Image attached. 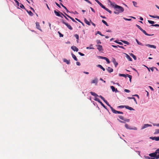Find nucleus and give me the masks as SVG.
Returning <instances> with one entry per match:
<instances>
[{
  "label": "nucleus",
  "instance_id": "f257e3e1",
  "mask_svg": "<svg viewBox=\"0 0 159 159\" xmlns=\"http://www.w3.org/2000/svg\"><path fill=\"white\" fill-rule=\"evenodd\" d=\"M107 0L108 2L110 3V5L116 9L115 11H114L115 14H118L119 13L123 12L124 9L122 7L116 5L115 3H112L110 0Z\"/></svg>",
  "mask_w": 159,
  "mask_h": 159
},
{
  "label": "nucleus",
  "instance_id": "f03ea898",
  "mask_svg": "<svg viewBox=\"0 0 159 159\" xmlns=\"http://www.w3.org/2000/svg\"><path fill=\"white\" fill-rule=\"evenodd\" d=\"M149 155L151 157H154L155 159L159 158V148L157 149L154 152L150 153Z\"/></svg>",
  "mask_w": 159,
  "mask_h": 159
},
{
  "label": "nucleus",
  "instance_id": "7ed1b4c3",
  "mask_svg": "<svg viewBox=\"0 0 159 159\" xmlns=\"http://www.w3.org/2000/svg\"><path fill=\"white\" fill-rule=\"evenodd\" d=\"M95 1L103 8L104 9L107 11H108L110 14L112 13V11L105 7L103 4H102L98 0H95Z\"/></svg>",
  "mask_w": 159,
  "mask_h": 159
},
{
  "label": "nucleus",
  "instance_id": "20e7f679",
  "mask_svg": "<svg viewBox=\"0 0 159 159\" xmlns=\"http://www.w3.org/2000/svg\"><path fill=\"white\" fill-rule=\"evenodd\" d=\"M62 22L63 24L66 25L69 29L70 30H72L73 28L70 25H69L67 23L65 22L63 20H62Z\"/></svg>",
  "mask_w": 159,
  "mask_h": 159
},
{
  "label": "nucleus",
  "instance_id": "39448f33",
  "mask_svg": "<svg viewBox=\"0 0 159 159\" xmlns=\"http://www.w3.org/2000/svg\"><path fill=\"white\" fill-rule=\"evenodd\" d=\"M94 100L99 102L101 104V105L102 107H103L105 109H107L106 107L102 103V102L100 101V100L99 98L96 97L94 99Z\"/></svg>",
  "mask_w": 159,
  "mask_h": 159
},
{
  "label": "nucleus",
  "instance_id": "423d86ee",
  "mask_svg": "<svg viewBox=\"0 0 159 159\" xmlns=\"http://www.w3.org/2000/svg\"><path fill=\"white\" fill-rule=\"evenodd\" d=\"M111 110L112 112L115 114H123V112L121 111H118L116 110H115L113 107L111 108Z\"/></svg>",
  "mask_w": 159,
  "mask_h": 159
},
{
  "label": "nucleus",
  "instance_id": "0eeeda50",
  "mask_svg": "<svg viewBox=\"0 0 159 159\" xmlns=\"http://www.w3.org/2000/svg\"><path fill=\"white\" fill-rule=\"evenodd\" d=\"M98 79L97 78H95L94 80H92L91 81V84H95L96 85H97L98 83Z\"/></svg>",
  "mask_w": 159,
  "mask_h": 159
},
{
  "label": "nucleus",
  "instance_id": "6e6552de",
  "mask_svg": "<svg viewBox=\"0 0 159 159\" xmlns=\"http://www.w3.org/2000/svg\"><path fill=\"white\" fill-rule=\"evenodd\" d=\"M145 46L147 47H149L151 48H156V46L153 45H150L149 44H145Z\"/></svg>",
  "mask_w": 159,
  "mask_h": 159
},
{
  "label": "nucleus",
  "instance_id": "1a4fd4ad",
  "mask_svg": "<svg viewBox=\"0 0 159 159\" xmlns=\"http://www.w3.org/2000/svg\"><path fill=\"white\" fill-rule=\"evenodd\" d=\"M71 48L74 51H76L77 52L79 50L78 49L76 46H71Z\"/></svg>",
  "mask_w": 159,
  "mask_h": 159
},
{
  "label": "nucleus",
  "instance_id": "9d476101",
  "mask_svg": "<svg viewBox=\"0 0 159 159\" xmlns=\"http://www.w3.org/2000/svg\"><path fill=\"white\" fill-rule=\"evenodd\" d=\"M152 125H151L148 124H144L143 126L141 128V129H145L146 128H147L148 127L152 126Z\"/></svg>",
  "mask_w": 159,
  "mask_h": 159
},
{
  "label": "nucleus",
  "instance_id": "9b49d317",
  "mask_svg": "<svg viewBox=\"0 0 159 159\" xmlns=\"http://www.w3.org/2000/svg\"><path fill=\"white\" fill-rule=\"evenodd\" d=\"M125 127L126 128H127V129H134V130H137V128L135 127H134V128L133 129L129 128V125L127 124H125Z\"/></svg>",
  "mask_w": 159,
  "mask_h": 159
},
{
  "label": "nucleus",
  "instance_id": "f8f14e48",
  "mask_svg": "<svg viewBox=\"0 0 159 159\" xmlns=\"http://www.w3.org/2000/svg\"><path fill=\"white\" fill-rule=\"evenodd\" d=\"M98 47H97V49L99 51H103V49H102V45H99L98 46H97Z\"/></svg>",
  "mask_w": 159,
  "mask_h": 159
},
{
  "label": "nucleus",
  "instance_id": "ddd939ff",
  "mask_svg": "<svg viewBox=\"0 0 159 159\" xmlns=\"http://www.w3.org/2000/svg\"><path fill=\"white\" fill-rule=\"evenodd\" d=\"M141 31H142L145 35H147V36H152V35H153V34H147L146 33V31L145 30H144L143 29H142L141 30Z\"/></svg>",
  "mask_w": 159,
  "mask_h": 159
},
{
  "label": "nucleus",
  "instance_id": "4468645a",
  "mask_svg": "<svg viewBox=\"0 0 159 159\" xmlns=\"http://www.w3.org/2000/svg\"><path fill=\"white\" fill-rule=\"evenodd\" d=\"M112 61L114 64L115 67H116L118 65V63L117 62H116V59L115 58H113Z\"/></svg>",
  "mask_w": 159,
  "mask_h": 159
},
{
  "label": "nucleus",
  "instance_id": "2eb2a0df",
  "mask_svg": "<svg viewBox=\"0 0 159 159\" xmlns=\"http://www.w3.org/2000/svg\"><path fill=\"white\" fill-rule=\"evenodd\" d=\"M54 12L57 16L62 18V17L61 15L59 12L57 11L56 10H54Z\"/></svg>",
  "mask_w": 159,
  "mask_h": 159
},
{
  "label": "nucleus",
  "instance_id": "dca6fc26",
  "mask_svg": "<svg viewBox=\"0 0 159 159\" xmlns=\"http://www.w3.org/2000/svg\"><path fill=\"white\" fill-rule=\"evenodd\" d=\"M125 108L127 109H128L130 111L134 110V109L133 108L129 106H125Z\"/></svg>",
  "mask_w": 159,
  "mask_h": 159
},
{
  "label": "nucleus",
  "instance_id": "f3484780",
  "mask_svg": "<svg viewBox=\"0 0 159 159\" xmlns=\"http://www.w3.org/2000/svg\"><path fill=\"white\" fill-rule=\"evenodd\" d=\"M107 70L108 71L109 73H111V72H112L113 71V69L111 68L110 67H108L107 69Z\"/></svg>",
  "mask_w": 159,
  "mask_h": 159
},
{
  "label": "nucleus",
  "instance_id": "a211bd4d",
  "mask_svg": "<svg viewBox=\"0 0 159 159\" xmlns=\"http://www.w3.org/2000/svg\"><path fill=\"white\" fill-rule=\"evenodd\" d=\"M126 54V58L129 60V61H132V58L130 57L127 54Z\"/></svg>",
  "mask_w": 159,
  "mask_h": 159
},
{
  "label": "nucleus",
  "instance_id": "6ab92c4d",
  "mask_svg": "<svg viewBox=\"0 0 159 159\" xmlns=\"http://www.w3.org/2000/svg\"><path fill=\"white\" fill-rule=\"evenodd\" d=\"M36 28L39 30H40V26L39 23L38 22H36Z\"/></svg>",
  "mask_w": 159,
  "mask_h": 159
},
{
  "label": "nucleus",
  "instance_id": "aec40b11",
  "mask_svg": "<svg viewBox=\"0 0 159 159\" xmlns=\"http://www.w3.org/2000/svg\"><path fill=\"white\" fill-rule=\"evenodd\" d=\"M64 62H66L67 64H69L70 63V60H68L66 59H64L63 60Z\"/></svg>",
  "mask_w": 159,
  "mask_h": 159
},
{
  "label": "nucleus",
  "instance_id": "412c9836",
  "mask_svg": "<svg viewBox=\"0 0 159 159\" xmlns=\"http://www.w3.org/2000/svg\"><path fill=\"white\" fill-rule=\"evenodd\" d=\"M90 93L92 95H93L95 97H97L98 96V94H96L94 92H90Z\"/></svg>",
  "mask_w": 159,
  "mask_h": 159
},
{
  "label": "nucleus",
  "instance_id": "4be33fe9",
  "mask_svg": "<svg viewBox=\"0 0 159 159\" xmlns=\"http://www.w3.org/2000/svg\"><path fill=\"white\" fill-rule=\"evenodd\" d=\"M97 67L100 68L103 71H105V69L104 68H103L101 65H97Z\"/></svg>",
  "mask_w": 159,
  "mask_h": 159
},
{
  "label": "nucleus",
  "instance_id": "5701e85b",
  "mask_svg": "<svg viewBox=\"0 0 159 159\" xmlns=\"http://www.w3.org/2000/svg\"><path fill=\"white\" fill-rule=\"evenodd\" d=\"M84 21L87 25H90L89 22L86 18L84 19Z\"/></svg>",
  "mask_w": 159,
  "mask_h": 159
},
{
  "label": "nucleus",
  "instance_id": "b1692460",
  "mask_svg": "<svg viewBox=\"0 0 159 159\" xmlns=\"http://www.w3.org/2000/svg\"><path fill=\"white\" fill-rule=\"evenodd\" d=\"M71 55L72 57L74 58L75 60L76 61H77L78 60V59L76 56L73 53H71Z\"/></svg>",
  "mask_w": 159,
  "mask_h": 159
},
{
  "label": "nucleus",
  "instance_id": "393cba45",
  "mask_svg": "<svg viewBox=\"0 0 159 159\" xmlns=\"http://www.w3.org/2000/svg\"><path fill=\"white\" fill-rule=\"evenodd\" d=\"M128 98L129 99H133L134 102H136V104H137V101L135 98L133 97H129Z\"/></svg>",
  "mask_w": 159,
  "mask_h": 159
},
{
  "label": "nucleus",
  "instance_id": "a878e982",
  "mask_svg": "<svg viewBox=\"0 0 159 159\" xmlns=\"http://www.w3.org/2000/svg\"><path fill=\"white\" fill-rule=\"evenodd\" d=\"M86 48L87 49H94V48L93 47V45L91 44L90 45L89 47H87Z\"/></svg>",
  "mask_w": 159,
  "mask_h": 159
},
{
  "label": "nucleus",
  "instance_id": "bb28decb",
  "mask_svg": "<svg viewBox=\"0 0 159 159\" xmlns=\"http://www.w3.org/2000/svg\"><path fill=\"white\" fill-rule=\"evenodd\" d=\"M26 11L28 12V13L30 16H32L33 15V14L30 11H29L27 10Z\"/></svg>",
  "mask_w": 159,
  "mask_h": 159
},
{
  "label": "nucleus",
  "instance_id": "cd10ccee",
  "mask_svg": "<svg viewBox=\"0 0 159 159\" xmlns=\"http://www.w3.org/2000/svg\"><path fill=\"white\" fill-rule=\"evenodd\" d=\"M130 55L135 60H136V57L135 55H134V54L132 53H131L130 54Z\"/></svg>",
  "mask_w": 159,
  "mask_h": 159
},
{
  "label": "nucleus",
  "instance_id": "c85d7f7f",
  "mask_svg": "<svg viewBox=\"0 0 159 159\" xmlns=\"http://www.w3.org/2000/svg\"><path fill=\"white\" fill-rule=\"evenodd\" d=\"M159 134V129H156L155 130V132L154 133V134Z\"/></svg>",
  "mask_w": 159,
  "mask_h": 159
},
{
  "label": "nucleus",
  "instance_id": "c756f323",
  "mask_svg": "<svg viewBox=\"0 0 159 159\" xmlns=\"http://www.w3.org/2000/svg\"><path fill=\"white\" fill-rule=\"evenodd\" d=\"M102 22L104 23L105 25H106L107 26H108L109 25L107 24V23L104 20H102Z\"/></svg>",
  "mask_w": 159,
  "mask_h": 159
},
{
  "label": "nucleus",
  "instance_id": "7c9ffc66",
  "mask_svg": "<svg viewBox=\"0 0 159 159\" xmlns=\"http://www.w3.org/2000/svg\"><path fill=\"white\" fill-rule=\"evenodd\" d=\"M121 41H122L124 43L126 44L127 45H129V43L127 41L121 40Z\"/></svg>",
  "mask_w": 159,
  "mask_h": 159
},
{
  "label": "nucleus",
  "instance_id": "2f4dec72",
  "mask_svg": "<svg viewBox=\"0 0 159 159\" xmlns=\"http://www.w3.org/2000/svg\"><path fill=\"white\" fill-rule=\"evenodd\" d=\"M136 41L137 43L139 45H141V46H143V44L142 43L139 42L137 39H136Z\"/></svg>",
  "mask_w": 159,
  "mask_h": 159
},
{
  "label": "nucleus",
  "instance_id": "473e14b6",
  "mask_svg": "<svg viewBox=\"0 0 159 159\" xmlns=\"http://www.w3.org/2000/svg\"><path fill=\"white\" fill-rule=\"evenodd\" d=\"M111 88L113 92H115V88L113 86H111Z\"/></svg>",
  "mask_w": 159,
  "mask_h": 159
},
{
  "label": "nucleus",
  "instance_id": "72a5a7b5",
  "mask_svg": "<svg viewBox=\"0 0 159 159\" xmlns=\"http://www.w3.org/2000/svg\"><path fill=\"white\" fill-rule=\"evenodd\" d=\"M132 2H133V5L134 7H137V2H136L135 1H133Z\"/></svg>",
  "mask_w": 159,
  "mask_h": 159
},
{
  "label": "nucleus",
  "instance_id": "f704fd0d",
  "mask_svg": "<svg viewBox=\"0 0 159 159\" xmlns=\"http://www.w3.org/2000/svg\"><path fill=\"white\" fill-rule=\"evenodd\" d=\"M68 17L70 18V19H71L73 21L75 22H77L74 19L72 18L71 17L69 16H68Z\"/></svg>",
  "mask_w": 159,
  "mask_h": 159
},
{
  "label": "nucleus",
  "instance_id": "c9c22d12",
  "mask_svg": "<svg viewBox=\"0 0 159 159\" xmlns=\"http://www.w3.org/2000/svg\"><path fill=\"white\" fill-rule=\"evenodd\" d=\"M126 76H127L129 78V80H130V81H131V79H132V76L129 75L128 74H127Z\"/></svg>",
  "mask_w": 159,
  "mask_h": 159
},
{
  "label": "nucleus",
  "instance_id": "e433bc0d",
  "mask_svg": "<svg viewBox=\"0 0 159 159\" xmlns=\"http://www.w3.org/2000/svg\"><path fill=\"white\" fill-rule=\"evenodd\" d=\"M148 22L151 24H153L154 23V21H151L150 20H148Z\"/></svg>",
  "mask_w": 159,
  "mask_h": 159
},
{
  "label": "nucleus",
  "instance_id": "4c0bfd02",
  "mask_svg": "<svg viewBox=\"0 0 159 159\" xmlns=\"http://www.w3.org/2000/svg\"><path fill=\"white\" fill-rule=\"evenodd\" d=\"M75 38L77 39V40H79V36L78 34H75L74 35Z\"/></svg>",
  "mask_w": 159,
  "mask_h": 159
},
{
  "label": "nucleus",
  "instance_id": "58836bf2",
  "mask_svg": "<svg viewBox=\"0 0 159 159\" xmlns=\"http://www.w3.org/2000/svg\"><path fill=\"white\" fill-rule=\"evenodd\" d=\"M119 75L120 76H123V77H126L127 76V75H125L124 74H119Z\"/></svg>",
  "mask_w": 159,
  "mask_h": 159
},
{
  "label": "nucleus",
  "instance_id": "ea45409f",
  "mask_svg": "<svg viewBox=\"0 0 159 159\" xmlns=\"http://www.w3.org/2000/svg\"><path fill=\"white\" fill-rule=\"evenodd\" d=\"M105 103L108 106H109L110 108L111 109V107H111L110 105L109 104V103H108V102H107V101H106V102H105Z\"/></svg>",
  "mask_w": 159,
  "mask_h": 159
},
{
  "label": "nucleus",
  "instance_id": "a19ab883",
  "mask_svg": "<svg viewBox=\"0 0 159 159\" xmlns=\"http://www.w3.org/2000/svg\"><path fill=\"white\" fill-rule=\"evenodd\" d=\"M98 58H101V59H102L105 60V59H106V58L107 57H104L99 56L98 57Z\"/></svg>",
  "mask_w": 159,
  "mask_h": 159
},
{
  "label": "nucleus",
  "instance_id": "79ce46f5",
  "mask_svg": "<svg viewBox=\"0 0 159 159\" xmlns=\"http://www.w3.org/2000/svg\"><path fill=\"white\" fill-rule=\"evenodd\" d=\"M136 26L141 31L143 29L139 25L136 24Z\"/></svg>",
  "mask_w": 159,
  "mask_h": 159
},
{
  "label": "nucleus",
  "instance_id": "37998d69",
  "mask_svg": "<svg viewBox=\"0 0 159 159\" xmlns=\"http://www.w3.org/2000/svg\"><path fill=\"white\" fill-rule=\"evenodd\" d=\"M20 7L22 9H25L24 6L21 3L20 4Z\"/></svg>",
  "mask_w": 159,
  "mask_h": 159
},
{
  "label": "nucleus",
  "instance_id": "c03bdc74",
  "mask_svg": "<svg viewBox=\"0 0 159 159\" xmlns=\"http://www.w3.org/2000/svg\"><path fill=\"white\" fill-rule=\"evenodd\" d=\"M105 60H106L107 63L109 64L110 63V61L107 58V57Z\"/></svg>",
  "mask_w": 159,
  "mask_h": 159
},
{
  "label": "nucleus",
  "instance_id": "a18cd8bd",
  "mask_svg": "<svg viewBox=\"0 0 159 159\" xmlns=\"http://www.w3.org/2000/svg\"><path fill=\"white\" fill-rule=\"evenodd\" d=\"M150 139H152V140H155L156 141V137H150Z\"/></svg>",
  "mask_w": 159,
  "mask_h": 159
},
{
  "label": "nucleus",
  "instance_id": "49530a36",
  "mask_svg": "<svg viewBox=\"0 0 159 159\" xmlns=\"http://www.w3.org/2000/svg\"><path fill=\"white\" fill-rule=\"evenodd\" d=\"M149 16L150 17H152L153 18H157V16H154L149 15Z\"/></svg>",
  "mask_w": 159,
  "mask_h": 159
},
{
  "label": "nucleus",
  "instance_id": "de8ad7c7",
  "mask_svg": "<svg viewBox=\"0 0 159 159\" xmlns=\"http://www.w3.org/2000/svg\"><path fill=\"white\" fill-rule=\"evenodd\" d=\"M119 117L122 120H124V119L123 117L122 116H119Z\"/></svg>",
  "mask_w": 159,
  "mask_h": 159
},
{
  "label": "nucleus",
  "instance_id": "09e8293b",
  "mask_svg": "<svg viewBox=\"0 0 159 159\" xmlns=\"http://www.w3.org/2000/svg\"><path fill=\"white\" fill-rule=\"evenodd\" d=\"M123 19L126 20L130 21L131 20V19H127L125 18H123Z\"/></svg>",
  "mask_w": 159,
  "mask_h": 159
},
{
  "label": "nucleus",
  "instance_id": "8fccbe9b",
  "mask_svg": "<svg viewBox=\"0 0 159 159\" xmlns=\"http://www.w3.org/2000/svg\"><path fill=\"white\" fill-rule=\"evenodd\" d=\"M118 107L120 108H123L124 107L125 108V106H120Z\"/></svg>",
  "mask_w": 159,
  "mask_h": 159
},
{
  "label": "nucleus",
  "instance_id": "3c124183",
  "mask_svg": "<svg viewBox=\"0 0 159 159\" xmlns=\"http://www.w3.org/2000/svg\"><path fill=\"white\" fill-rule=\"evenodd\" d=\"M152 26H155V27H159V24H155L154 25H151Z\"/></svg>",
  "mask_w": 159,
  "mask_h": 159
},
{
  "label": "nucleus",
  "instance_id": "603ef678",
  "mask_svg": "<svg viewBox=\"0 0 159 159\" xmlns=\"http://www.w3.org/2000/svg\"><path fill=\"white\" fill-rule=\"evenodd\" d=\"M15 2L17 4V5L18 6H19V2L16 0H14Z\"/></svg>",
  "mask_w": 159,
  "mask_h": 159
},
{
  "label": "nucleus",
  "instance_id": "864d4df0",
  "mask_svg": "<svg viewBox=\"0 0 159 159\" xmlns=\"http://www.w3.org/2000/svg\"><path fill=\"white\" fill-rule=\"evenodd\" d=\"M124 91L127 93H129L130 92L129 90L127 89H125Z\"/></svg>",
  "mask_w": 159,
  "mask_h": 159
},
{
  "label": "nucleus",
  "instance_id": "5fc2aeb1",
  "mask_svg": "<svg viewBox=\"0 0 159 159\" xmlns=\"http://www.w3.org/2000/svg\"><path fill=\"white\" fill-rule=\"evenodd\" d=\"M78 53L81 56H84V54L83 53H81V52H78Z\"/></svg>",
  "mask_w": 159,
  "mask_h": 159
},
{
  "label": "nucleus",
  "instance_id": "6e6d98bb",
  "mask_svg": "<svg viewBox=\"0 0 159 159\" xmlns=\"http://www.w3.org/2000/svg\"><path fill=\"white\" fill-rule=\"evenodd\" d=\"M112 46L114 48H117L118 47H119V45H117L116 46V45H112Z\"/></svg>",
  "mask_w": 159,
  "mask_h": 159
},
{
  "label": "nucleus",
  "instance_id": "4d7b16f0",
  "mask_svg": "<svg viewBox=\"0 0 159 159\" xmlns=\"http://www.w3.org/2000/svg\"><path fill=\"white\" fill-rule=\"evenodd\" d=\"M97 33L98 34H100V35H101L102 36H104V35H103L100 32H99V31H98Z\"/></svg>",
  "mask_w": 159,
  "mask_h": 159
},
{
  "label": "nucleus",
  "instance_id": "13d9d810",
  "mask_svg": "<svg viewBox=\"0 0 159 159\" xmlns=\"http://www.w3.org/2000/svg\"><path fill=\"white\" fill-rule=\"evenodd\" d=\"M67 20H68V18L65 16L62 13H60Z\"/></svg>",
  "mask_w": 159,
  "mask_h": 159
},
{
  "label": "nucleus",
  "instance_id": "bf43d9fd",
  "mask_svg": "<svg viewBox=\"0 0 159 159\" xmlns=\"http://www.w3.org/2000/svg\"><path fill=\"white\" fill-rule=\"evenodd\" d=\"M58 33L59 34L60 37H63V35L62 34H61L59 32H58Z\"/></svg>",
  "mask_w": 159,
  "mask_h": 159
},
{
  "label": "nucleus",
  "instance_id": "052dcab7",
  "mask_svg": "<svg viewBox=\"0 0 159 159\" xmlns=\"http://www.w3.org/2000/svg\"><path fill=\"white\" fill-rule=\"evenodd\" d=\"M66 10V12H69V11H68V10H67V8L65 6H64V7H63Z\"/></svg>",
  "mask_w": 159,
  "mask_h": 159
},
{
  "label": "nucleus",
  "instance_id": "680f3d73",
  "mask_svg": "<svg viewBox=\"0 0 159 159\" xmlns=\"http://www.w3.org/2000/svg\"><path fill=\"white\" fill-rule=\"evenodd\" d=\"M149 87L151 89V90H152V91H154L153 89L151 86H149Z\"/></svg>",
  "mask_w": 159,
  "mask_h": 159
},
{
  "label": "nucleus",
  "instance_id": "e2e57ef3",
  "mask_svg": "<svg viewBox=\"0 0 159 159\" xmlns=\"http://www.w3.org/2000/svg\"><path fill=\"white\" fill-rule=\"evenodd\" d=\"M76 65L78 66H80V63L79 62H76Z\"/></svg>",
  "mask_w": 159,
  "mask_h": 159
},
{
  "label": "nucleus",
  "instance_id": "0e129e2a",
  "mask_svg": "<svg viewBox=\"0 0 159 159\" xmlns=\"http://www.w3.org/2000/svg\"><path fill=\"white\" fill-rule=\"evenodd\" d=\"M154 67H152L150 68V69L152 72H153L154 70Z\"/></svg>",
  "mask_w": 159,
  "mask_h": 159
},
{
  "label": "nucleus",
  "instance_id": "69168bd1",
  "mask_svg": "<svg viewBox=\"0 0 159 159\" xmlns=\"http://www.w3.org/2000/svg\"><path fill=\"white\" fill-rule=\"evenodd\" d=\"M146 158L148 159H154L155 158H151L149 157H146Z\"/></svg>",
  "mask_w": 159,
  "mask_h": 159
},
{
  "label": "nucleus",
  "instance_id": "338daca9",
  "mask_svg": "<svg viewBox=\"0 0 159 159\" xmlns=\"http://www.w3.org/2000/svg\"><path fill=\"white\" fill-rule=\"evenodd\" d=\"M97 42L98 44L101 43V42L99 40H97Z\"/></svg>",
  "mask_w": 159,
  "mask_h": 159
},
{
  "label": "nucleus",
  "instance_id": "774afa93",
  "mask_svg": "<svg viewBox=\"0 0 159 159\" xmlns=\"http://www.w3.org/2000/svg\"><path fill=\"white\" fill-rule=\"evenodd\" d=\"M159 140V136L156 137V141H158Z\"/></svg>",
  "mask_w": 159,
  "mask_h": 159
}]
</instances>
